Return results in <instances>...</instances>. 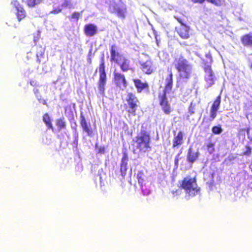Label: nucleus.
<instances>
[{
	"label": "nucleus",
	"instance_id": "f257e3e1",
	"mask_svg": "<svg viewBox=\"0 0 252 252\" xmlns=\"http://www.w3.org/2000/svg\"><path fill=\"white\" fill-rule=\"evenodd\" d=\"M133 153L143 154L150 152L152 150L151 137L150 132L142 125L141 129L132 139Z\"/></svg>",
	"mask_w": 252,
	"mask_h": 252
},
{
	"label": "nucleus",
	"instance_id": "f03ea898",
	"mask_svg": "<svg viewBox=\"0 0 252 252\" xmlns=\"http://www.w3.org/2000/svg\"><path fill=\"white\" fill-rule=\"evenodd\" d=\"M173 64L179 73L180 80H188L190 78L192 66L183 55L175 58Z\"/></svg>",
	"mask_w": 252,
	"mask_h": 252
},
{
	"label": "nucleus",
	"instance_id": "7ed1b4c3",
	"mask_svg": "<svg viewBox=\"0 0 252 252\" xmlns=\"http://www.w3.org/2000/svg\"><path fill=\"white\" fill-rule=\"evenodd\" d=\"M110 61L117 64L123 72L133 70L130 60L118 52V47L115 44L110 46Z\"/></svg>",
	"mask_w": 252,
	"mask_h": 252
},
{
	"label": "nucleus",
	"instance_id": "20e7f679",
	"mask_svg": "<svg viewBox=\"0 0 252 252\" xmlns=\"http://www.w3.org/2000/svg\"><path fill=\"white\" fill-rule=\"evenodd\" d=\"M180 187L185 190L186 193L189 196H194L200 191V188L197 184L195 177L187 176L184 178L181 182Z\"/></svg>",
	"mask_w": 252,
	"mask_h": 252
},
{
	"label": "nucleus",
	"instance_id": "39448f33",
	"mask_svg": "<svg viewBox=\"0 0 252 252\" xmlns=\"http://www.w3.org/2000/svg\"><path fill=\"white\" fill-rule=\"evenodd\" d=\"M126 103L124 104L125 109L129 116H135L139 107L140 102L136 95L129 92L126 97Z\"/></svg>",
	"mask_w": 252,
	"mask_h": 252
},
{
	"label": "nucleus",
	"instance_id": "423d86ee",
	"mask_svg": "<svg viewBox=\"0 0 252 252\" xmlns=\"http://www.w3.org/2000/svg\"><path fill=\"white\" fill-rule=\"evenodd\" d=\"M98 70L99 73L97 82L98 94L102 96H104L107 82V75L105 71V60L103 56L100 59Z\"/></svg>",
	"mask_w": 252,
	"mask_h": 252
},
{
	"label": "nucleus",
	"instance_id": "0eeeda50",
	"mask_svg": "<svg viewBox=\"0 0 252 252\" xmlns=\"http://www.w3.org/2000/svg\"><path fill=\"white\" fill-rule=\"evenodd\" d=\"M203 63L204 64L203 67L205 73L204 80L207 83L208 87H210L215 84L217 80V77L212 68L211 65L207 64V62L204 61H203Z\"/></svg>",
	"mask_w": 252,
	"mask_h": 252
},
{
	"label": "nucleus",
	"instance_id": "6e6552de",
	"mask_svg": "<svg viewBox=\"0 0 252 252\" xmlns=\"http://www.w3.org/2000/svg\"><path fill=\"white\" fill-rule=\"evenodd\" d=\"M113 81L117 88L124 90L127 87V81L123 73L115 69L113 72Z\"/></svg>",
	"mask_w": 252,
	"mask_h": 252
},
{
	"label": "nucleus",
	"instance_id": "1a4fd4ad",
	"mask_svg": "<svg viewBox=\"0 0 252 252\" xmlns=\"http://www.w3.org/2000/svg\"><path fill=\"white\" fill-rule=\"evenodd\" d=\"M120 5L116 3L111 4L110 6V8L111 13L116 14L119 18L124 19L126 18L127 12V7L126 5L121 0H120Z\"/></svg>",
	"mask_w": 252,
	"mask_h": 252
},
{
	"label": "nucleus",
	"instance_id": "9d476101",
	"mask_svg": "<svg viewBox=\"0 0 252 252\" xmlns=\"http://www.w3.org/2000/svg\"><path fill=\"white\" fill-rule=\"evenodd\" d=\"M159 104L164 114L169 115L172 111V109L169 103L166 94L165 93H159L158 95Z\"/></svg>",
	"mask_w": 252,
	"mask_h": 252
},
{
	"label": "nucleus",
	"instance_id": "9b49d317",
	"mask_svg": "<svg viewBox=\"0 0 252 252\" xmlns=\"http://www.w3.org/2000/svg\"><path fill=\"white\" fill-rule=\"evenodd\" d=\"M174 18L181 24V26L176 28V30L180 36L183 39H188L189 37V27L185 24V20L177 16H174Z\"/></svg>",
	"mask_w": 252,
	"mask_h": 252
},
{
	"label": "nucleus",
	"instance_id": "f8f14e48",
	"mask_svg": "<svg viewBox=\"0 0 252 252\" xmlns=\"http://www.w3.org/2000/svg\"><path fill=\"white\" fill-rule=\"evenodd\" d=\"M11 4H13L16 10V16L19 22L26 17L27 12L26 10L17 0H13L11 2Z\"/></svg>",
	"mask_w": 252,
	"mask_h": 252
},
{
	"label": "nucleus",
	"instance_id": "ddd939ff",
	"mask_svg": "<svg viewBox=\"0 0 252 252\" xmlns=\"http://www.w3.org/2000/svg\"><path fill=\"white\" fill-rule=\"evenodd\" d=\"M221 102V97L219 95L213 101L210 108V114L209 120L212 121L217 116V112L220 108Z\"/></svg>",
	"mask_w": 252,
	"mask_h": 252
},
{
	"label": "nucleus",
	"instance_id": "4468645a",
	"mask_svg": "<svg viewBox=\"0 0 252 252\" xmlns=\"http://www.w3.org/2000/svg\"><path fill=\"white\" fill-rule=\"evenodd\" d=\"M140 65L143 72L147 75L153 73L155 69L153 62L151 59L147 60L144 62L140 63Z\"/></svg>",
	"mask_w": 252,
	"mask_h": 252
},
{
	"label": "nucleus",
	"instance_id": "2eb2a0df",
	"mask_svg": "<svg viewBox=\"0 0 252 252\" xmlns=\"http://www.w3.org/2000/svg\"><path fill=\"white\" fill-rule=\"evenodd\" d=\"M84 32L87 37H92L97 33V27L94 24H87L84 26Z\"/></svg>",
	"mask_w": 252,
	"mask_h": 252
},
{
	"label": "nucleus",
	"instance_id": "dca6fc26",
	"mask_svg": "<svg viewBox=\"0 0 252 252\" xmlns=\"http://www.w3.org/2000/svg\"><path fill=\"white\" fill-rule=\"evenodd\" d=\"M173 74L172 71H169V73L166 77L165 79V85L164 89L161 93H165L166 94L167 93L171 91L173 87Z\"/></svg>",
	"mask_w": 252,
	"mask_h": 252
},
{
	"label": "nucleus",
	"instance_id": "f3484780",
	"mask_svg": "<svg viewBox=\"0 0 252 252\" xmlns=\"http://www.w3.org/2000/svg\"><path fill=\"white\" fill-rule=\"evenodd\" d=\"M133 82L138 93H141L145 90L149 91V86L147 82H142L139 79H134Z\"/></svg>",
	"mask_w": 252,
	"mask_h": 252
},
{
	"label": "nucleus",
	"instance_id": "a211bd4d",
	"mask_svg": "<svg viewBox=\"0 0 252 252\" xmlns=\"http://www.w3.org/2000/svg\"><path fill=\"white\" fill-rule=\"evenodd\" d=\"M80 123L83 130L86 132L89 136H92L93 134V129L90 124L87 123L84 116L82 114L80 115Z\"/></svg>",
	"mask_w": 252,
	"mask_h": 252
},
{
	"label": "nucleus",
	"instance_id": "6ab92c4d",
	"mask_svg": "<svg viewBox=\"0 0 252 252\" xmlns=\"http://www.w3.org/2000/svg\"><path fill=\"white\" fill-rule=\"evenodd\" d=\"M146 172L143 170L139 171L137 174L136 178L138 184L143 190V187L145 186L148 182V177L146 175Z\"/></svg>",
	"mask_w": 252,
	"mask_h": 252
},
{
	"label": "nucleus",
	"instance_id": "aec40b11",
	"mask_svg": "<svg viewBox=\"0 0 252 252\" xmlns=\"http://www.w3.org/2000/svg\"><path fill=\"white\" fill-rule=\"evenodd\" d=\"M128 160L127 154L126 152H123L120 166V171L123 176H125L126 173Z\"/></svg>",
	"mask_w": 252,
	"mask_h": 252
},
{
	"label": "nucleus",
	"instance_id": "412c9836",
	"mask_svg": "<svg viewBox=\"0 0 252 252\" xmlns=\"http://www.w3.org/2000/svg\"><path fill=\"white\" fill-rule=\"evenodd\" d=\"M175 131L174 132V137L173 139L172 148H174L176 147L180 146L183 143L184 133L182 131H180L177 134L175 135Z\"/></svg>",
	"mask_w": 252,
	"mask_h": 252
},
{
	"label": "nucleus",
	"instance_id": "4be33fe9",
	"mask_svg": "<svg viewBox=\"0 0 252 252\" xmlns=\"http://www.w3.org/2000/svg\"><path fill=\"white\" fill-rule=\"evenodd\" d=\"M199 153L198 152L193 153L191 148L188 149L187 154V160L190 163H193L198 158Z\"/></svg>",
	"mask_w": 252,
	"mask_h": 252
},
{
	"label": "nucleus",
	"instance_id": "5701e85b",
	"mask_svg": "<svg viewBox=\"0 0 252 252\" xmlns=\"http://www.w3.org/2000/svg\"><path fill=\"white\" fill-rule=\"evenodd\" d=\"M36 62L40 64L44 62V52L45 49L42 46H38L36 48Z\"/></svg>",
	"mask_w": 252,
	"mask_h": 252
},
{
	"label": "nucleus",
	"instance_id": "b1692460",
	"mask_svg": "<svg viewBox=\"0 0 252 252\" xmlns=\"http://www.w3.org/2000/svg\"><path fill=\"white\" fill-rule=\"evenodd\" d=\"M241 41L244 46L252 45V35L249 34L244 35L241 37Z\"/></svg>",
	"mask_w": 252,
	"mask_h": 252
},
{
	"label": "nucleus",
	"instance_id": "393cba45",
	"mask_svg": "<svg viewBox=\"0 0 252 252\" xmlns=\"http://www.w3.org/2000/svg\"><path fill=\"white\" fill-rule=\"evenodd\" d=\"M43 121L45 123L48 128L53 129L51 120L48 113H45L43 116Z\"/></svg>",
	"mask_w": 252,
	"mask_h": 252
},
{
	"label": "nucleus",
	"instance_id": "a878e982",
	"mask_svg": "<svg viewBox=\"0 0 252 252\" xmlns=\"http://www.w3.org/2000/svg\"><path fill=\"white\" fill-rule=\"evenodd\" d=\"M56 125L59 129L65 128L66 124L64 118H61L57 120Z\"/></svg>",
	"mask_w": 252,
	"mask_h": 252
},
{
	"label": "nucleus",
	"instance_id": "bb28decb",
	"mask_svg": "<svg viewBox=\"0 0 252 252\" xmlns=\"http://www.w3.org/2000/svg\"><path fill=\"white\" fill-rule=\"evenodd\" d=\"M43 0H26L27 5L30 7H33L40 4Z\"/></svg>",
	"mask_w": 252,
	"mask_h": 252
},
{
	"label": "nucleus",
	"instance_id": "cd10ccee",
	"mask_svg": "<svg viewBox=\"0 0 252 252\" xmlns=\"http://www.w3.org/2000/svg\"><path fill=\"white\" fill-rule=\"evenodd\" d=\"M82 14V12H78V11H75L72 13V14L70 15V17H69V18L70 20H75L76 21H77L80 17L81 16Z\"/></svg>",
	"mask_w": 252,
	"mask_h": 252
},
{
	"label": "nucleus",
	"instance_id": "c85d7f7f",
	"mask_svg": "<svg viewBox=\"0 0 252 252\" xmlns=\"http://www.w3.org/2000/svg\"><path fill=\"white\" fill-rule=\"evenodd\" d=\"M212 132L214 134H219L222 131V129L220 125L218 126H213L212 128Z\"/></svg>",
	"mask_w": 252,
	"mask_h": 252
},
{
	"label": "nucleus",
	"instance_id": "c756f323",
	"mask_svg": "<svg viewBox=\"0 0 252 252\" xmlns=\"http://www.w3.org/2000/svg\"><path fill=\"white\" fill-rule=\"evenodd\" d=\"M215 143L214 142H209L206 145V148L208 152L210 154L213 153L215 151Z\"/></svg>",
	"mask_w": 252,
	"mask_h": 252
},
{
	"label": "nucleus",
	"instance_id": "7c9ffc66",
	"mask_svg": "<svg viewBox=\"0 0 252 252\" xmlns=\"http://www.w3.org/2000/svg\"><path fill=\"white\" fill-rule=\"evenodd\" d=\"M246 150L242 153V156H250L252 154V148L248 145L245 146Z\"/></svg>",
	"mask_w": 252,
	"mask_h": 252
},
{
	"label": "nucleus",
	"instance_id": "2f4dec72",
	"mask_svg": "<svg viewBox=\"0 0 252 252\" xmlns=\"http://www.w3.org/2000/svg\"><path fill=\"white\" fill-rule=\"evenodd\" d=\"M189 111L190 115H192L195 113V105L192 102L189 107Z\"/></svg>",
	"mask_w": 252,
	"mask_h": 252
},
{
	"label": "nucleus",
	"instance_id": "473e14b6",
	"mask_svg": "<svg viewBox=\"0 0 252 252\" xmlns=\"http://www.w3.org/2000/svg\"><path fill=\"white\" fill-rule=\"evenodd\" d=\"M206 57L208 59V63H207L208 64H211L213 63V58L210 52H209L205 54Z\"/></svg>",
	"mask_w": 252,
	"mask_h": 252
},
{
	"label": "nucleus",
	"instance_id": "72a5a7b5",
	"mask_svg": "<svg viewBox=\"0 0 252 252\" xmlns=\"http://www.w3.org/2000/svg\"><path fill=\"white\" fill-rule=\"evenodd\" d=\"M62 9L60 7L55 8H54L52 11H50V13L53 14H57L61 13L62 12Z\"/></svg>",
	"mask_w": 252,
	"mask_h": 252
},
{
	"label": "nucleus",
	"instance_id": "f704fd0d",
	"mask_svg": "<svg viewBox=\"0 0 252 252\" xmlns=\"http://www.w3.org/2000/svg\"><path fill=\"white\" fill-rule=\"evenodd\" d=\"M209 2L213 3L216 5H219L221 3V0H206Z\"/></svg>",
	"mask_w": 252,
	"mask_h": 252
},
{
	"label": "nucleus",
	"instance_id": "c9c22d12",
	"mask_svg": "<svg viewBox=\"0 0 252 252\" xmlns=\"http://www.w3.org/2000/svg\"><path fill=\"white\" fill-rule=\"evenodd\" d=\"M92 50H90L89 51V54H88V58H87V61H88V63L90 64L92 63Z\"/></svg>",
	"mask_w": 252,
	"mask_h": 252
},
{
	"label": "nucleus",
	"instance_id": "e433bc0d",
	"mask_svg": "<svg viewBox=\"0 0 252 252\" xmlns=\"http://www.w3.org/2000/svg\"><path fill=\"white\" fill-rule=\"evenodd\" d=\"M70 5V2L68 0H65L62 3V6H63L64 7H66Z\"/></svg>",
	"mask_w": 252,
	"mask_h": 252
},
{
	"label": "nucleus",
	"instance_id": "4c0bfd02",
	"mask_svg": "<svg viewBox=\"0 0 252 252\" xmlns=\"http://www.w3.org/2000/svg\"><path fill=\"white\" fill-rule=\"evenodd\" d=\"M105 150L104 147H100L98 148V153L103 154L105 152Z\"/></svg>",
	"mask_w": 252,
	"mask_h": 252
},
{
	"label": "nucleus",
	"instance_id": "58836bf2",
	"mask_svg": "<svg viewBox=\"0 0 252 252\" xmlns=\"http://www.w3.org/2000/svg\"><path fill=\"white\" fill-rule=\"evenodd\" d=\"M178 161H179V158H178V156H177L175 159H174V162H175V164L176 165V166L177 167H178Z\"/></svg>",
	"mask_w": 252,
	"mask_h": 252
},
{
	"label": "nucleus",
	"instance_id": "ea45409f",
	"mask_svg": "<svg viewBox=\"0 0 252 252\" xmlns=\"http://www.w3.org/2000/svg\"><path fill=\"white\" fill-rule=\"evenodd\" d=\"M194 2L203 3L205 0H192Z\"/></svg>",
	"mask_w": 252,
	"mask_h": 252
},
{
	"label": "nucleus",
	"instance_id": "a19ab883",
	"mask_svg": "<svg viewBox=\"0 0 252 252\" xmlns=\"http://www.w3.org/2000/svg\"><path fill=\"white\" fill-rule=\"evenodd\" d=\"M30 84L32 86H34L36 85V82L34 81H31Z\"/></svg>",
	"mask_w": 252,
	"mask_h": 252
},
{
	"label": "nucleus",
	"instance_id": "79ce46f5",
	"mask_svg": "<svg viewBox=\"0 0 252 252\" xmlns=\"http://www.w3.org/2000/svg\"><path fill=\"white\" fill-rule=\"evenodd\" d=\"M250 68L252 70V63L250 65Z\"/></svg>",
	"mask_w": 252,
	"mask_h": 252
},
{
	"label": "nucleus",
	"instance_id": "37998d69",
	"mask_svg": "<svg viewBox=\"0 0 252 252\" xmlns=\"http://www.w3.org/2000/svg\"><path fill=\"white\" fill-rule=\"evenodd\" d=\"M209 126H210V125H208L206 126V127L205 128V129H208V128H209Z\"/></svg>",
	"mask_w": 252,
	"mask_h": 252
},
{
	"label": "nucleus",
	"instance_id": "c03bdc74",
	"mask_svg": "<svg viewBox=\"0 0 252 252\" xmlns=\"http://www.w3.org/2000/svg\"><path fill=\"white\" fill-rule=\"evenodd\" d=\"M156 39L157 43V44H158V39H157V36H156Z\"/></svg>",
	"mask_w": 252,
	"mask_h": 252
},
{
	"label": "nucleus",
	"instance_id": "a18cd8bd",
	"mask_svg": "<svg viewBox=\"0 0 252 252\" xmlns=\"http://www.w3.org/2000/svg\"><path fill=\"white\" fill-rule=\"evenodd\" d=\"M246 130H247L248 133L249 132V128H247Z\"/></svg>",
	"mask_w": 252,
	"mask_h": 252
},
{
	"label": "nucleus",
	"instance_id": "49530a36",
	"mask_svg": "<svg viewBox=\"0 0 252 252\" xmlns=\"http://www.w3.org/2000/svg\"><path fill=\"white\" fill-rule=\"evenodd\" d=\"M179 191V190H176L175 192H176L177 193H178Z\"/></svg>",
	"mask_w": 252,
	"mask_h": 252
}]
</instances>
